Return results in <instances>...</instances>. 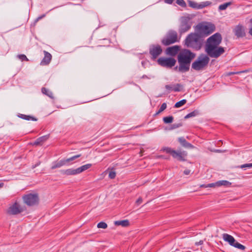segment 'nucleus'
Listing matches in <instances>:
<instances>
[{
  "mask_svg": "<svg viewBox=\"0 0 252 252\" xmlns=\"http://www.w3.org/2000/svg\"><path fill=\"white\" fill-rule=\"evenodd\" d=\"M195 54L188 49L182 50L178 55V62L179 66L178 70L181 72L188 71L191 61L195 58Z\"/></svg>",
  "mask_w": 252,
  "mask_h": 252,
  "instance_id": "1",
  "label": "nucleus"
},
{
  "mask_svg": "<svg viewBox=\"0 0 252 252\" xmlns=\"http://www.w3.org/2000/svg\"><path fill=\"white\" fill-rule=\"evenodd\" d=\"M203 39L201 35L197 32L189 34L184 41V45L188 48L199 50L202 45Z\"/></svg>",
  "mask_w": 252,
  "mask_h": 252,
  "instance_id": "2",
  "label": "nucleus"
},
{
  "mask_svg": "<svg viewBox=\"0 0 252 252\" xmlns=\"http://www.w3.org/2000/svg\"><path fill=\"white\" fill-rule=\"evenodd\" d=\"M210 59L207 55H201L191 65V67L195 70L199 71L204 69L208 65Z\"/></svg>",
  "mask_w": 252,
  "mask_h": 252,
  "instance_id": "3",
  "label": "nucleus"
},
{
  "mask_svg": "<svg viewBox=\"0 0 252 252\" xmlns=\"http://www.w3.org/2000/svg\"><path fill=\"white\" fill-rule=\"evenodd\" d=\"M23 202L28 206H34L39 203V198L37 193H29L23 196Z\"/></svg>",
  "mask_w": 252,
  "mask_h": 252,
  "instance_id": "4",
  "label": "nucleus"
},
{
  "mask_svg": "<svg viewBox=\"0 0 252 252\" xmlns=\"http://www.w3.org/2000/svg\"><path fill=\"white\" fill-rule=\"evenodd\" d=\"M178 41V35L176 31L170 30L162 39L161 43L165 46L173 44Z\"/></svg>",
  "mask_w": 252,
  "mask_h": 252,
  "instance_id": "5",
  "label": "nucleus"
},
{
  "mask_svg": "<svg viewBox=\"0 0 252 252\" xmlns=\"http://www.w3.org/2000/svg\"><path fill=\"white\" fill-rule=\"evenodd\" d=\"M222 40V37L220 33H216L209 37L206 42V48L219 46Z\"/></svg>",
  "mask_w": 252,
  "mask_h": 252,
  "instance_id": "6",
  "label": "nucleus"
},
{
  "mask_svg": "<svg viewBox=\"0 0 252 252\" xmlns=\"http://www.w3.org/2000/svg\"><path fill=\"white\" fill-rule=\"evenodd\" d=\"M167 153L170 154L174 158H176L181 161H185L187 153L185 151H176L169 147H164L161 150Z\"/></svg>",
  "mask_w": 252,
  "mask_h": 252,
  "instance_id": "7",
  "label": "nucleus"
},
{
  "mask_svg": "<svg viewBox=\"0 0 252 252\" xmlns=\"http://www.w3.org/2000/svg\"><path fill=\"white\" fill-rule=\"evenodd\" d=\"M205 51L209 56L211 58H217L223 54L225 51L223 47H210L205 48Z\"/></svg>",
  "mask_w": 252,
  "mask_h": 252,
  "instance_id": "8",
  "label": "nucleus"
},
{
  "mask_svg": "<svg viewBox=\"0 0 252 252\" xmlns=\"http://www.w3.org/2000/svg\"><path fill=\"white\" fill-rule=\"evenodd\" d=\"M192 23L189 18L182 17L180 19V24L179 28V32L182 34L190 30Z\"/></svg>",
  "mask_w": 252,
  "mask_h": 252,
  "instance_id": "9",
  "label": "nucleus"
},
{
  "mask_svg": "<svg viewBox=\"0 0 252 252\" xmlns=\"http://www.w3.org/2000/svg\"><path fill=\"white\" fill-rule=\"evenodd\" d=\"M214 26L210 25H198L196 27L195 31L202 37V35L207 36L214 30Z\"/></svg>",
  "mask_w": 252,
  "mask_h": 252,
  "instance_id": "10",
  "label": "nucleus"
},
{
  "mask_svg": "<svg viewBox=\"0 0 252 252\" xmlns=\"http://www.w3.org/2000/svg\"><path fill=\"white\" fill-rule=\"evenodd\" d=\"M81 155H77L74 156L71 158L67 159H62L60 160H57L52 163V165L51 167L52 169H55L56 168H60L63 166L69 165L68 163L70 161H73L75 159L81 157Z\"/></svg>",
  "mask_w": 252,
  "mask_h": 252,
  "instance_id": "11",
  "label": "nucleus"
},
{
  "mask_svg": "<svg viewBox=\"0 0 252 252\" xmlns=\"http://www.w3.org/2000/svg\"><path fill=\"white\" fill-rule=\"evenodd\" d=\"M157 62L159 65L166 68L172 67L176 63V60L172 58H159Z\"/></svg>",
  "mask_w": 252,
  "mask_h": 252,
  "instance_id": "12",
  "label": "nucleus"
},
{
  "mask_svg": "<svg viewBox=\"0 0 252 252\" xmlns=\"http://www.w3.org/2000/svg\"><path fill=\"white\" fill-rule=\"evenodd\" d=\"M162 52V49L159 45L152 44L149 47V54L153 60H156Z\"/></svg>",
  "mask_w": 252,
  "mask_h": 252,
  "instance_id": "13",
  "label": "nucleus"
},
{
  "mask_svg": "<svg viewBox=\"0 0 252 252\" xmlns=\"http://www.w3.org/2000/svg\"><path fill=\"white\" fill-rule=\"evenodd\" d=\"M188 3L190 7L195 9H202L211 4V2L209 1H204L200 3H197L196 2L190 0H188Z\"/></svg>",
  "mask_w": 252,
  "mask_h": 252,
  "instance_id": "14",
  "label": "nucleus"
},
{
  "mask_svg": "<svg viewBox=\"0 0 252 252\" xmlns=\"http://www.w3.org/2000/svg\"><path fill=\"white\" fill-rule=\"evenodd\" d=\"M23 211V209L17 202H15L14 204L10 206L8 210V213L11 215H17L21 213Z\"/></svg>",
  "mask_w": 252,
  "mask_h": 252,
  "instance_id": "15",
  "label": "nucleus"
},
{
  "mask_svg": "<svg viewBox=\"0 0 252 252\" xmlns=\"http://www.w3.org/2000/svg\"><path fill=\"white\" fill-rule=\"evenodd\" d=\"M233 32L235 35L238 37H243L246 35L245 28L242 25H237L233 30Z\"/></svg>",
  "mask_w": 252,
  "mask_h": 252,
  "instance_id": "16",
  "label": "nucleus"
},
{
  "mask_svg": "<svg viewBox=\"0 0 252 252\" xmlns=\"http://www.w3.org/2000/svg\"><path fill=\"white\" fill-rule=\"evenodd\" d=\"M180 50V46L175 45L166 48L165 52L168 55L175 56Z\"/></svg>",
  "mask_w": 252,
  "mask_h": 252,
  "instance_id": "17",
  "label": "nucleus"
},
{
  "mask_svg": "<svg viewBox=\"0 0 252 252\" xmlns=\"http://www.w3.org/2000/svg\"><path fill=\"white\" fill-rule=\"evenodd\" d=\"M43 53L44 57L40 63V65H46L50 63L52 56L50 53L46 51H44Z\"/></svg>",
  "mask_w": 252,
  "mask_h": 252,
  "instance_id": "18",
  "label": "nucleus"
},
{
  "mask_svg": "<svg viewBox=\"0 0 252 252\" xmlns=\"http://www.w3.org/2000/svg\"><path fill=\"white\" fill-rule=\"evenodd\" d=\"M60 172L62 175L66 176L75 175L77 174H79L78 173L77 168H69L67 169L61 170L60 171Z\"/></svg>",
  "mask_w": 252,
  "mask_h": 252,
  "instance_id": "19",
  "label": "nucleus"
},
{
  "mask_svg": "<svg viewBox=\"0 0 252 252\" xmlns=\"http://www.w3.org/2000/svg\"><path fill=\"white\" fill-rule=\"evenodd\" d=\"M178 142L184 147L189 149L194 148V146L190 143L188 142L183 137H179L178 139Z\"/></svg>",
  "mask_w": 252,
  "mask_h": 252,
  "instance_id": "20",
  "label": "nucleus"
},
{
  "mask_svg": "<svg viewBox=\"0 0 252 252\" xmlns=\"http://www.w3.org/2000/svg\"><path fill=\"white\" fill-rule=\"evenodd\" d=\"M48 135H44L37 138L34 142L31 143V144L33 146L42 145V144L48 139Z\"/></svg>",
  "mask_w": 252,
  "mask_h": 252,
  "instance_id": "21",
  "label": "nucleus"
},
{
  "mask_svg": "<svg viewBox=\"0 0 252 252\" xmlns=\"http://www.w3.org/2000/svg\"><path fill=\"white\" fill-rule=\"evenodd\" d=\"M222 238L225 241L227 242L229 244L232 246L233 245L236 241L233 236L227 233L223 234Z\"/></svg>",
  "mask_w": 252,
  "mask_h": 252,
  "instance_id": "22",
  "label": "nucleus"
},
{
  "mask_svg": "<svg viewBox=\"0 0 252 252\" xmlns=\"http://www.w3.org/2000/svg\"><path fill=\"white\" fill-rule=\"evenodd\" d=\"M181 87H182V86L180 84H177L174 85H166L165 86L167 90L174 91V92H180Z\"/></svg>",
  "mask_w": 252,
  "mask_h": 252,
  "instance_id": "23",
  "label": "nucleus"
},
{
  "mask_svg": "<svg viewBox=\"0 0 252 252\" xmlns=\"http://www.w3.org/2000/svg\"><path fill=\"white\" fill-rule=\"evenodd\" d=\"M18 117L19 118H20L25 120H28V121L32 120V121H37V119H36L35 118H34L32 116H30V115H26L22 114H18Z\"/></svg>",
  "mask_w": 252,
  "mask_h": 252,
  "instance_id": "24",
  "label": "nucleus"
},
{
  "mask_svg": "<svg viewBox=\"0 0 252 252\" xmlns=\"http://www.w3.org/2000/svg\"><path fill=\"white\" fill-rule=\"evenodd\" d=\"M92 166V164L91 163H88L84 165L81 166V167H79L77 168L78 173V174H80L83 171L88 169L90 167H91Z\"/></svg>",
  "mask_w": 252,
  "mask_h": 252,
  "instance_id": "25",
  "label": "nucleus"
},
{
  "mask_svg": "<svg viewBox=\"0 0 252 252\" xmlns=\"http://www.w3.org/2000/svg\"><path fill=\"white\" fill-rule=\"evenodd\" d=\"M41 92L43 94L47 95L50 98H51L52 99L54 98V95H53L52 92L51 91H50V90H49L48 89H47L45 88H42L41 89Z\"/></svg>",
  "mask_w": 252,
  "mask_h": 252,
  "instance_id": "26",
  "label": "nucleus"
},
{
  "mask_svg": "<svg viewBox=\"0 0 252 252\" xmlns=\"http://www.w3.org/2000/svg\"><path fill=\"white\" fill-rule=\"evenodd\" d=\"M114 223L116 225H122L124 227L127 226L129 224V221L127 220L116 221Z\"/></svg>",
  "mask_w": 252,
  "mask_h": 252,
  "instance_id": "27",
  "label": "nucleus"
},
{
  "mask_svg": "<svg viewBox=\"0 0 252 252\" xmlns=\"http://www.w3.org/2000/svg\"><path fill=\"white\" fill-rule=\"evenodd\" d=\"M199 114V112L197 110H195L189 113L186 116H185L184 119H187L190 118L194 117Z\"/></svg>",
  "mask_w": 252,
  "mask_h": 252,
  "instance_id": "28",
  "label": "nucleus"
},
{
  "mask_svg": "<svg viewBox=\"0 0 252 252\" xmlns=\"http://www.w3.org/2000/svg\"><path fill=\"white\" fill-rule=\"evenodd\" d=\"M217 186L218 187L223 186H229L231 185V183L226 180H222L218 181L216 182Z\"/></svg>",
  "mask_w": 252,
  "mask_h": 252,
  "instance_id": "29",
  "label": "nucleus"
},
{
  "mask_svg": "<svg viewBox=\"0 0 252 252\" xmlns=\"http://www.w3.org/2000/svg\"><path fill=\"white\" fill-rule=\"evenodd\" d=\"M174 118L172 116L165 117L163 118V121L165 124H170L173 122Z\"/></svg>",
  "mask_w": 252,
  "mask_h": 252,
  "instance_id": "30",
  "label": "nucleus"
},
{
  "mask_svg": "<svg viewBox=\"0 0 252 252\" xmlns=\"http://www.w3.org/2000/svg\"><path fill=\"white\" fill-rule=\"evenodd\" d=\"M232 246L241 250H244L246 248V247L244 245L239 243L236 241Z\"/></svg>",
  "mask_w": 252,
  "mask_h": 252,
  "instance_id": "31",
  "label": "nucleus"
},
{
  "mask_svg": "<svg viewBox=\"0 0 252 252\" xmlns=\"http://www.w3.org/2000/svg\"><path fill=\"white\" fill-rule=\"evenodd\" d=\"M231 4V2H226L220 5L219 7V9L220 10H225L228 6Z\"/></svg>",
  "mask_w": 252,
  "mask_h": 252,
  "instance_id": "32",
  "label": "nucleus"
},
{
  "mask_svg": "<svg viewBox=\"0 0 252 252\" xmlns=\"http://www.w3.org/2000/svg\"><path fill=\"white\" fill-rule=\"evenodd\" d=\"M187 102L186 99H182L177 102H176L175 104L174 107L175 108H179L184 105Z\"/></svg>",
  "mask_w": 252,
  "mask_h": 252,
  "instance_id": "33",
  "label": "nucleus"
},
{
  "mask_svg": "<svg viewBox=\"0 0 252 252\" xmlns=\"http://www.w3.org/2000/svg\"><path fill=\"white\" fill-rule=\"evenodd\" d=\"M97 227L99 228L105 229L107 227V224L105 222L101 221L97 224Z\"/></svg>",
  "mask_w": 252,
  "mask_h": 252,
  "instance_id": "34",
  "label": "nucleus"
},
{
  "mask_svg": "<svg viewBox=\"0 0 252 252\" xmlns=\"http://www.w3.org/2000/svg\"><path fill=\"white\" fill-rule=\"evenodd\" d=\"M17 58L21 61H28L29 59L27 58L26 56L24 54H20L17 55Z\"/></svg>",
  "mask_w": 252,
  "mask_h": 252,
  "instance_id": "35",
  "label": "nucleus"
},
{
  "mask_svg": "<svg viewBox=\"0 0 252 252\" xmlns=\"http://www.w3.org/2000/svg\"><path fill=\"white\" fill-rule=\"evenodd\" d=\"M182 125H183V124L182 123H175V124L172 125L170 129H174L179 128V127L182 126Z\"/></svg>",
  "mask_w": 252,
  "mask_h": 252,
  "instance_id": "36",
  "label": "nucleus"
},
{
  "mask_svg": "<svg viewBox=\"0 0 252 252\" xmlns=\"http://www.w3.org/2000/svg\"><path fill=\"white\" fill-rule=\"evenodd\" d=\"M176 3L182 7H186L187 5L184 0H177Z\"/></svg>",
  "mask_w": 252,
  "mask_h": 252,
  "instance_id": "37",
  "label": "nucleus"
},
{
  "mask_svg": "<svg viewBox=\"0 0 252 252\" xmlns=\"http://www.w3.org/2000/svg\"><path fill=\"white\" fill-rule=\"evenodd\" d=\"M216 186H217L216 183L208 184L207 185H203L201 186V187H204V188H214Z\"/></svg>",
  "mask_w": 252,
  "mask_h": 252,
  "instance_id": "38",
  "label": "nucleus"
},
{
  "mask_svg": "<svg viewBox=\"0 0 252 252\" xmlns=\"http://www.w3.org/2000/svg\"><path fill=\"white\" fill-rule=\"evenodd\" d=\"M238 167L240 168H252V163H246L244 164H242L240 166H239Z\"/></svg>",
  "mask_w": 252,
  "mask_h": 252,
  "instance_id": "39",
  "label": "nucleus"
},
{
  "mask_svg": "<svg viewBox=\"0 0 252 252\" xmlns=\"http://www.w3.org/2000/svg\"><path fill=\"white\" fill-rule=\"evenodd\" d=\"M167 107V104L166 103H163L160 106V108L159 109V112H161L164 111Z\"/></svg>",
  "mask_w": 252,
  "mask_h": 252,
  "instance_id": "40",
  "label": "nucleus"
},
{
  "mask_svg": "<svg viewBox=\"0 0 252 252\" xmlns=\"http://www.w3.org/2000/svg\"><path fill=\"white\" fill-rule=\"evenodd\" d=\"M116 172L113 171H111L109 173V177L111 179H114L116 177Z\"/></svg>",
  "mask_w": 252,
  "mask_h": 252,
  "instance_id": "41",
  "label": "nucleus"
},
{
  "mask_svg": "<svg viewBox=\"0 0 252 252\" xmlns=\"http://www.w3.org/2000/svg\"><path fill=\"white\" fill-rule=\"evenodd\" d=\"M245 71H238V72H229L227 73V76H230L233 74H240L242 72H245Z\"/></svg>",
  "mask_w": 252,
  "mask_h": 252,
  "instance_id": "42",
  "label": "nucleus"
},
{
  "mask_svg": "<svg viewBox=\"0 0 252 252\" xmlns=\"http://www.w3.org/2000/svg\"><path fill=\"white\" fill-rule=\"evenodd\" d=\"M143 201V199L142 198V197H139L138 199L135 202V204L137 205H139Z\"/></svg>",
  "mask_w": 252,
  "mask_h": 252,
  "instance_id": "43",
  "label": "nucleus"
},
{
  "mask_svg": "<svg viewBox=\"0 0 252 252\" xmlns=\"http://www.w3.org/2000/svg\"><path fill=\"white\" fill-rule=\"evenodd\" d=\"M190 172V170L189 169H186L184 171V174L187 175L189 174Z\"/></svg>",
  "mask_w": 252,
  "mask_h": 252,
  "instance_id": "44",
  "label": "nucleus"
},
{
  "mask_svg": "<svg viewBox=\"0 0 252 252\" xmlns=\"http://www.w3.org/2000/svg\"><path fill=\"white\" fill-rule=\"evenodd\" d=\"M203 241L202 240H200L199 242H196L195 243V245H196V246L201 245L203 244Z\"/></svg>",
  "mask_w": 252,
  "mask_h": 252,
  "instance_id": "45",
  "label": "nucleus"
},
{
  "mask_svg": "<svg viewBox=\"0 0 252 252\" xmlns=\"http://www.w3.org/2000/svg\"><path fill=\"white\" fill-rule=\"evenodd\" d=\"M174 0H165L164 1L165 3L168 4H172Z\"/></svg>",
  "mask_w": 252,
  "mask_h": 252,
  "instance_id": "46",
  "label": "nucleus"
},
{
  "mask_svg": "<svg viewBox=\"0 0 252 252\" xmlns=\"http://www.w3.org/2000/svg\"><path fill=\"white\" fill-rule=\"evenodd\" d=\"M45 16V14H43L42 15V16H39L37 18V21L40 20V19H41L42 18L44 17Z\"/></svg>",
  "mask_w": 252,
  "mask_h": 252,
  "instance_id": "47",
  "label": "nucleus"
},
{
  "mask_svg": "<svg viewBox=\"0 0 252 252\" xmlns=\"http://www.w3.org/2000/svg\"><path fill=\"white\" fill-rule=\"evenodd\" d=\"M39 164V163H36V164H35L33 166V168H35L37 166H38V165Z\"/></svg>",
  "mask_w": 252,
  "mask_h": 252,
  "instance_id": "48",
  "label": "nucleus"
},
{
  "mask_svg": "<svg viewBox=\"0 0 252 252\" xmlns=\"http://www.w3.org/2000/svg\"><path fill=\"white\" fill-rule=\"evenodd\" d=\"M3 186V183H0V188L2 187Z\"/></svg>",
  "mask_w": 252,
  "mask_h": 252,
  "instance_id": "49",
  "label": "nucleus"
},
{
  "mask_svg": "<svg viewBox=\"0 0 252 252\" xmlns=\"http://www.w3.org/2000/svg\"><path fill=\"white\" fill-rule=\"evenodd\" d=\"M161 112H159V110H158V111L156 113V115H158V114H159Z\"/></svg>",
  "mask_w": 252,
  "mask_h": 252,
  "instance_id": "50",
  "label": "nucleus"
},
{
  "mask_svg": "<svg viewBox=\"0 0 252 252\" xmlns=\"http://www.w3.org/2000/svg\"><path fill=\"white\" fill-rule=\"evenodd\" d=\"M177 68H178V67H177V66H176V67H175L174 68V69H177Z\"/></svg>",
  "mask_w": 252,
  "mask_h": 252,
  "instance_id": "51",
  "label": "nucleus"
}]
</instances>
